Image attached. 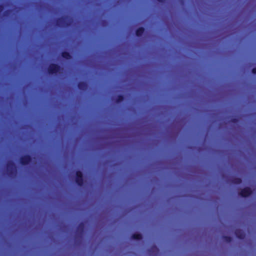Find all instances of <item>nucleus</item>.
Returning a JSON list of instances; mask_svg holds the SVG:
<instances>
[{
  "label": "nucleus",
  "instance_id": "a211bd4d",
  "mask_svg": "<svg viewBox=\"0 0 256 256\" xmlns=\"http://www.w3.org/2000/svg\"><path fill=\"white\" fill-rule=\"evenodd\" d=\"M10 12H11V10H6V11L4 12V14L5 16H8V14H10Z\"/></svg>",
  "mask_w": 256,
  "mask_h": 256
},
{
  "label": "nucleus",
  "instance_id": "7ed1b4c3",
  "mask_svg": "<svg viewBox=\"0 0 256 256\" xmlns=\"http://www.w3.org/2000/svg\"><path fill=\"white\" fill-rule=\"evenodd\" d=\"M8 175L12 176L16 174V169L14 163L12 161H9L6 164Z\"/></svg>",
  "mask_w": 256,
  "mask_h": 256
},
{
  "label": "nucleus",
  "instance_id": "4468645a",
  "mask_svg": "<svg viewBox=\"0 0 256 256\" xmlns=\"http://www.w3.org/2000/svg\"><path fill=\"white\" fill-rule=\"evenodd\" d=\"M124 99V96L122 94L118 95L116 98V102L117 104L122 102Z\"/></svg>",
  "mask_w": 256,
  "mask_h": 256
},
{
  "label": "nucleus",
  "instance_id": "412c9836",
  "mask_svg": "<svg viewBox=\"0 0 256 256\" xmlns=\"http://www.w3.org/2000/svg\"><path fill=\"white\" fill-rule=\"evenodd\" d=\"M4 6L2 4L0 5V13L3 10H4Z\"/></svg>",
  "mask_w": 256,
  "mask_h": 256
},
{
  "label": "nucleus",
  "instance_id": "f3484780",
  "mask_svg": "<svg viewBox=\"0 0 256 256\" xmlns=\"http://www.w3.org/2000/svg\"><path fill=\"white\" fill-rule=\"evenodd\" d=\"M231 122L233 123H236L238 122V120L236 118H232Z\"/></svg>",
  "mask_w": 256,
  "mask_h": 256
},
{
  "label": "nucleus",
  "instance_id": "423d86ee",
  "mask_svg": "<svg viewBox=\"0 0 256 256\" xmlns=\"http://www.w3.org/2000/svg\"><path fill=\"white\" fill-rule=\"evenodd\" d=\"M84 224L82 222L78 225L76 231V237L82 238L84 233Z\"/></svg>",
  "mask_w": 256,
  "mask_h": 256
},
{
  "label": "nucleus",
  "instance_id": "1a4fd4ad",
  "mask_svg": "<svg viewBox=\"0 0 256 256\" xmlns=\"http://www.w3.org/2000/svg\"><path fill=\"white\" fill-rule=\"evenodd\" d=\"M78 87L80 90H86L88 88V84L85 82H80L78 84Z\"/></svg>",
  "mask_w": 256,
  "mask_h": 256
},
{
  "label": "nucleus",
  "instance_id": "dca6fc26",
  "mask_svg": "<svg viewBox=\"0 0 256 256\" xmlns=\"http://www.w3.org/2000/svg\"><path fill=\"white\" fill-rule=\"evenodd\" d=\"M151 250H154V251H156V252H158V248L156 246H152V248H151V249L150 250V252Z\"/></svg>",
  "mask_w": 256,
  "mask_h": 256
},
{
  "label": "nucleus",
  "instance_id": "aec40b11",
  "mask_svg": "<svg viewBox=\"0 0 256 256\" xmlns=\"http://www.w3.org/2000/svg\"><path fill=\"white\" fill-rule=\"evenodd\" d=\"M158 2L160 3L163 4L166 1V0H157Z\"/></svg>",
  "mask_w": 256,
  "mask_h": 256
},
{
  "label": "nucleus",
  "instance_id": "6ab92c4d",
  "mask_svg": "<svg viewBox=\"0 0 256 256\" xmlns=\"http://www.w3.org/2000/svg\"><path fill=\"white\" fill-rule=\"evenodd\" d=\"M252 74H256V68H254L252 69Z\"/></svg>",
  "mask_w": 256,
  "mask_h": 256
},
{
  "label": "nucleus",
  "instance_id": "20e7f679",
  "mask_svg": "<svg viewBox=\"0 0 256 256\" xmlns=\"http://www.w3.org/2000/svg\"><path fill=\"white\" fill-rule=\"evenodd\" d=\"M75 182L78 186H82L84 185V180L82 172L80 170H77L76 172Z\"/></svg>",
  "mask_w": 256,
  "mask_h": 256
},
{
  "label": "nucleus",
  "instance_id": "6e6552de",
  "mask_svg": "<svg viewBox=\"0 0 256 256\" xmlns=\"http://www.w3.org/2000/svg\"><path fill=\"white\" fill-rule=\"evenodd\" d=\"M236 236L240 240H243L245 238V234L244 232L240 229H236L234 232Z\"/></svg>",
  "mask_w": 256,
  "mask_h": 256
},
{
  "label": "nucleus",
  "instance_id": "f257e3e1",
  "mask_svg": "<svg viewBox=\"0 0 256 256\" xmlns=\"http://www.w3.org/2000/svg\"><path fill=\"white\" fill-rule=\"evenodd\" d=\"M62 68L58 64H50L47 69L48 72L50 74H56L58 73H60V72Z\"/></svg>",
  "mask_w": 256,
  "mask_h": 256
},
{
  "label": "nucleus",
  "instance_id": "f8f14e48",
  "mask_svg": "<svg viewBox=\"0 0 256 256\" xmlns=\"http://www.w3.org/2000/svg\"><path fill=\"white\" fill-rule=\"evenodd\" d=\"M132 238L136 240H140L142 239V234L139 233H134L131 236Z\"/></svg>",
  "mask_w": 256,
  "mask_h": 256
},
{
  "label": "nucleus",
  "instance_id": "9b49d317",
  "mask_svg": "<svg viewBox=\"0 0 256 256\" xmlns=\"http://www.w3.org/2000/svg\"><path fill=\"white\" fill-rule=\"evenodd\" d=\"M61 56L62 58H64V59H65L66 60H70L72 58L70 53L68 52H66V51L62 52L61 53Z\"/></svg>",
  "mask_w": 256,
  "mask_h": 256
},
{
  "label": "nucleus",
  "instance_id": "39448f33",
  "mask_svg": "<svg viewBox=\"0 0 256 256\" xmlns=\"http://www.w3.org/2000/svg\"><path fill=\"white\" fill-rule=\"evenodd\" d=\"M32 157L30 154H25L20 158V162L22 166H26L31 162Z\"/></svg>",
  "mask_w": 256,
  "mask_h": 256
},
{
  "label": "nucleus",
  "instance_id": "ddd939ff",
  "mask_svg": "<svg viewBox=\"0 0 256 256\" xmlns=\"http://www.w3.org/2000/svg\"><path fill=\"white\" fill-rule=\"evenodd\" d=\"M232 182L236 184H239L242 182V180L240 178H234L232 180Z\"/></svg>",
  "mask_w": 256,
  "mask_h": 256
},
{
  "label": "nucleus",
  "instance_id": "9d476101",
  "mask_svg": "<svg viewBox=\"0 0 256 256\" xmlns=\"http://www.w3.org/2000/svg\"><path fill=\"white\" fill-rule=\"evenodd\" d=\"M145 29L143 27H140L136 29V35L138 37H140L142 36L144 33V32Z\"/></svg>",
  "mask_w": 256,
  "mask_h": 256
},
{
  "label": "nucleus",
  "instance_id": "f03ea898",
  "mask_svg": "<svg viewBox=\"0 0 256 256\" xmlns=\"http://www.w3.org/2000/svg\"><path fill=\"white\" fill-rule=\"evenodd\" d=\"M68 16L59 18L56 20V26L58 27H68L70 25V22L68 21Z\"/></svg>",
  "mask_w": 256,
  "mask_h": 256
},
{
  "label": "nucleus",
  "instance_id": "2eb2a0df",
  "mask_svg": "<svg viewBox=\"0 0 256 256\" xmlns=\"http://www.w3.org/2000/svg\"><path fill=\"white\" fill-rule=\"evenodd\" d=\"M222 238L224 241L228 243H230L232 241V238L230 236H224Z\"/></svg>",
  "mask_w": 256,
  "mask_h": 256
},
{
  "label": "nucleus",
  "instance_id": "0eeeda50",
  "mask_svg": "<svg viewBox=\"0 0 256 256\" xmlns=\"http://www.w3.org/2000/svg\"><path fill=\"white\" fill-rule=\"evenodd\" d=\"M252 193V191L250 187H245L242 189L239 194L243 198H246L250 196Z\"/></svg>",
  "mask_w": 256,
  "mask_h": 256
}]
</instances>
